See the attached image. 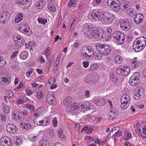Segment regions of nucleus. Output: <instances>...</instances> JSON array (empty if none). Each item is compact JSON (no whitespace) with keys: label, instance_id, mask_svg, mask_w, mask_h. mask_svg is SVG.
Instances as JSON below:
<instances>
[{"label":"nucleus","instance_id":"nucleus-1","mask_svg":"<svg viewBox=\"0 0 146 146\" xmlns=\"http://www.w3.org/2000/svg\"><path fill=\"white\" fill-rule=\"evenodd\" d=\"M105 14L100 10H92L90 12L88 17L92 21H96L97 19L98 21L102 18Z\"/></svg>","mask_w":146,"mask_h":146},{"label":"nucleus","instance_id":"nucleus-2","mask_svg":"<svg viewBox=\"0 0 146 146\" xmlns=\"http://www.w3.org/2000/svg\"><path fill=\"white\" fill-rule=\"evenodd\" d=\"M96 46L97 50L101 52L104 55H108L111 53V49L108 44L97 43L96 44Z\"/></svg>","mask_w":146,"mask_h":146},{"label":"nucleus","instance_id":"nucleus-3","mask_svg":"<svg viewBox=\"0 0 146 146\" xmlns=\"http://www.w3.org/2000/svg\"><path fill=\"white\" fill-rule=\"evenodd\" d=\"M140 74L138 72H135L130 78L129 82L130 84L133 86H135L139 82Z\"/></svg>","mask_w":146,"mask_h":146},{"label":"nucleus","instance_id":"nucleus-4","mask_svg":"<svg viewBox=\"0 0 146 146\" xmlns=\"http://www.w3.org/2000/svg\"><path fill=\"white\" fill-rule=\"evenodd\" d=\"M81 54L83 57L86 58H90L93 53V51L91 48L84 47L81 51Z\"/></svg>","mask_w":146,"mask_h":146},{"label":"nucleus","instance_id":"nucleus-5","mask_svg":"<svg viewBox=\"0 0 146 146\" xmlns=\"http://www.w3.org/2000/svg\"><path fill=\"white\" fill-rule=\"evenodd\" d=\"M115 15L112 14L110 15L109 17L107 16L104 14L103 17L102 18L100 21H102L103 24L105 25H109L112 22Z\"/></svg>","mask_w":146,"mask_h":146},{"label":"nucleus","instance_id":"nucleus-6","mask_svg":"<svg viewBox=\"0 0 146 146\" xmlns=\"http://www.w3.org/2000/svg\"><path fill=\"white\" fill-rule=\"evenodd\" d=\"M9 14L7 12L1 13L0 14V22L3 24H6L9 20Z\"/></svg>","mask_w":146,"mask_h":146},{"label":"nucleus","instance_id":"nucleus-7","mask_svg":"<svg viewBox=\"0 0 146 146\" xmlns=\"http://www.w3.org/2000/svg\"><path fill=\"white\" fill-rule=\"evenodd\" d=\"M91 34L97 40H99L103 37L102 33L95 28H92Z\"/></svg>","mask_w":146,"mask_h":146},{"label":"nucleus","instance_id":"nucleus-8","mask_svg":"<svg viewBox=\"0 0 146 146\" xmlns=\"http://www.w3.org/2000/svg\"><path fill=\"white\" fill-rule=\"evenodd\" d=\"M121 27L125 31H128L131 28V24L127 19L121 21Z\"/></svg>","mask_w":146,"mask_h":146},{"label":"nucleus","instance_id":"nucleus-9","mask_svg":"<svg viewBox=\"0 0 146 146\" xmlns=\"http://www.w3.org/2000/svg\"><path fill=\"white\" fill-rule=\"evenodd\" d=\"M134 42L135 44H137L144 48L146 45V39L143 36L140 37L138 38H137L134 41Z\"/></svg>","mask_w":146,"mask_h":146},{"label":"nucleus","instance_id":"nucleus-10","mask_svg":"<svg viewBox=\"0 0 146 146\" xmlns=\"http://www.w3.org/2000/svg\"><path fill=\"white\" fill-rule=\"evenodd\" d=\"M7 131L11 133H15L18 131V128L13 124L12 123L8 124L6 126Z\"/></svg>","mask_w":146,"mask_h":146},{"label":"nucleus","instance_id":"nucleus-11","mask_svg":"<svg viewBox=\"0 0 146 146\" xmlns=\"http://www.w3.org/2000/svg\"><path fill=\"white\" fill-rule=\"evenodd\" d=\"M120 2L118 0H115L110 7L115 11H118L121 7Z\"/></svg>","mask_w":146,"mask_h":146},{"label":"nucleus","instance_id":"nucleus-12","mask_svg":"<svg viewBox=\"0 0 146 146\" xmlns=\"http://www.w3.org/2000/svg\"><path fill=\"white\" fill-rule=\"evenodd\" d=\"M143 19V15L140 13H137L134 17V20L135 22L137 24H139L141 23Z\"/></svg>","mask_w":146,"mask_h":146},{"label":"nucleus","instance_id":"nucleus-13","mask_svg":"<svg viewBox=\"0 0 146 146\" xmlns=\"http://www.w3.org/2000/svg\"><path fill=\"white\" fill-rule=\"evenodd\" d=\"M1 146H11L10 140L8 138V140H6L4 138H1L0 140Z\"/></svg>","mask_w":146,"mask_h":146},{"label":"nucleus","instance_id":"nucleus-14","mask_svg":"<svg viewBox=\"0 0 146 146\" xmlns=\"http://www.w3.org/2000/svg\"><path fill=\"white\" fill-rule=\"evenodd\" d=\"M91 79L93 83L97 82L99 79V75L96 72H93L90 75Z\"/></svg>","mask_w":146,"mask_h":146},{"label":"nucleus","instance_id":"nucleus-15","mask_svg":"<svg viewBox=\"0 0 146 146\" xmlns=\"http://www.w3.org/2000/svg\"><path fill=\"white\" fill-rule=\"evenodd\" d=\"M46 99L49 103L54 104L55 102L56 99L53 94H48L46 97Z\"/></svg>","mask_w":146,"mask_h":146},{"label":"nucleus","instance_id":"nucleus-16","mask_svg":"<svg viewBox=\"0 0 146 146\" xmlns=\"http://www.w3.org/2000/svg\"><path fill=\"white\" fill-rule=\"evenodd\" d=\"M94 58L96 60H100L103 57V54L101 53V52L98 50L97 52H93V54Z\"/></svg>","mask_w":146,"mask_h":146},{"label":"nucleus","instance_id":"nucleus-17","mask_svg":"<svg viewBox=\"0 0 146 146\" xmlns=\"http://www.w3.org/2000/svg\"><path fill=\"white\" fill-rule=\"evenodd\" d=\"M135 92L138 93L142 96H143L144 95L145 91L143 87L140 86H138L135 88Z\"/></svg>","mask_w":146,"mask_h":146},{"label":"nucleus","instance_id":"nucleus-18","mask_svg":"<svg viewBox=\"0 0 146 146\" xmlns=\"http://www.w3.org/2000/svg\"><path fill=\"white\" fill-rule=\"evenodd\" d=\"M122 75L126 76L128 75L130 72V69L129 67L127 66L123 67Z\"/></svg>","mask_w":146,"mask_h":146},{"label":"nucleus","instance_id":"nucleus-19","mask_svg":"<svg viewBox=\"0 0 146 146\" xmlns=\"http://www.w3.org/2000/svg\"><path fill=\"white\" fill-rule=\"evenodd\" d=\"M133 48L135 51L137 52L141 51L144 48L138 45L137 44H135V42H134L133 45Z\"/></svg>","mask_w":146,"mask_h":146},{"label":"nucleus","instance_id":"nucleus-20","mask_svg":"<svg viewBox=\"0 0 146 146\" xmlns=\"http://www.w3.org/2000/svg\"><path fill=\"white\" fill-rule=\"evenodd\" d=\"M105 100L104 99L100 100L98 99L94 101V104L97 105V106H102L104 105L105 104Z\"/></svg>","mask_w":146,"mask_h":146},{"label":"nucleus","instance_id":"nucleus-21","mask_svg":"<svg viewBox=\"0 0 146 146\" xmlns=\"http://www.w3.org/2000/svg\"><path fill=\"white\" fill-rule=\"evenodd\" d=\"M19 28V31L20 32H24V30H23L24 29H25L27 31V30H29V26L25 23L20 24Z\"/></svg>","mask_w":146,"mask_h":146},{"label":"nucleus","instance_id":"nucleus-22","mask_svg":"<svg viewBox=\"0 0 146 146\" xmlns=\"http://www.w3.org/2000/svg\"><path fill=\"white\" fill-rule=\"evenodd\" d=\"M125 38V36L123 34L121 35V37L118 38V39H117V42L119 45H121L123 44L124 42Z\"/></svg>","mask_w":146,"mask_h":146},{"label":"nucleus","instance_id":"nucleus-23","mask_svg":"<svg viewBox=\"0 0 146 146\" xmlns=\"http://www.w3.org/2000/svg\"><path fill=\"white\" fill-rule=\"evenodd\" d=\"M80 106L82 109H85L86 110H90V104L88 102H83L82 104H80Z\"/></svg>","mask_w":146,"mask_h":146},{"label":"nucleus","instance_id":"nucleus-24","mask_svg":"<svg viewBox=\"0 0 146 146\" xmlns=\"http://www.w3.org/2000/svg\"><path fill=\"white\" fill-rule=\"evenodd\" d=\"M113 60L114 63L118 64L121 62L123 60V58L120 55L116 56L114 58Z\"/></svg>","mask_w":146,"mask_h":146},{"label":"nucleus","instance_id":"nucleus-25","mask_svg":"<svg viewBox=\"0 0 146 146\" xmlns=\"http://www.w3.org/2000/svg\"><path fill=\"white\" fill-rule=\"evenodd\" d=\"M72 101V98L70 96L67 97L63 101V103L65 106H68Z\"/></svg>","mask_w":146,"mask_h":146},{"label":"nucleus","instance_id":"nucleus-26","mask_svg":"<svg viewBox=\"0 0 146 146\" xmlns=\"http://www.w3.org/2000/svg\"><path fill=\"white\" fill-rule=\"evenodd\" d=\"M122 34H123V33L121 31H117L113 33V36L114 38H116L117 40L121 37Z\"/></svg>","mask_w":146,"mask_h":146},{"label":"nucleus","instance_id":"nucleus-27","mask_svg":"<svg viewBox=\"0 0 146 146\" xmlns=\"http://www.w3.org/2000/svg\"><path fill=\"white\" fill-rule=\"evenodd\" d=\"M20 126L21 128L29 129L31 128V125L29 123H21L20 124Z\"/></svg>","mask_w":146,"mask_h":146},{"label":"nucleus","instance_id":"nucleus-28","mask_svg":"<svg viewBox=\"0 0 146 146\" xmlns=\"http://www.w3.org/2000/svg\"><path fill=\"white\" fill-rule=\"evenodd\" d=\"M23 19V14L21 13H19L16 16L15 19V21L16 23H18Z\"/></svg>","mask_w":146,"mask_h":146},{"label":"nucleus","instance_id":"nucleus-29","mask_svg":"<svg viewBox=\"0 0 146 146\" xmlns=\"http://www.w3.org/2000/svg\"><path fill=\"white\" fill-rule=\"evenodd\" d=\"M110 80L113 82L116 83L117 82L118 79L116 76L111 73L110 75Z\"/></svg>","mask_w":146,"mask_h":146},{"label":"nucleus","instance_id":"nucleus-30","mask_svg":"<svg viewBox=\"0 0 146 146\" xmlns=\"http://www.w3.org/2000/svg\"><path fill=\"white\" fill-rule=\"evenodd\" d=\"M81 105L80 104H78L74 103L71 105V109L72 110L74 111L79 108Z\"/></svg>","mask_w":146,"mask_h":146},{"label":"nucleus","instance_id":"nucleus-31","mask_svg":"<svg viewBox=\"0 0 146 146\" xmlns=\"http://www.w3.org/2000/svg\"><path fill=\"white\" fill-rule=\"evenodd\" d=\"M2 104L3 107V110L4 112L6 114L8 113L10 111L9 108L8 106L5 105L4 102L2 103Z\"/></svg>","mask_w":146,"mask_h":146},{"label":"nucleus","instance_id":"nucleus-32","mask_svg":"<svg viewBox=\"0 0 146 146\" xmlns=\"http://www.w3.org/2000/svg\"><path fill=\"white\" fill-rule=\"evenodd\" d=\"M45 2H44L42 1H40L39 2H37L36 4V6L37 7L36 8L39 9H40L42 8V7L44 6L45 5Z\"/></svg>","mask_w":146,"mask_h":146},{"label":"nucleus","instance_id":"nucleus-33","mask_svg":"<svg viewBox=\"0 0 146 146\" xmlns=\"http://www.w3.org/2000/svg\"><path fill=\"white\" fill-rule=\"evenodd\" d=\"M131 65L133 68H137L139 66L138 62L132 61L131 62Z\"/></svg>","mask_w":146,"mask_h":146},{"label":"nucleus","instance_id":"nucleus-34","mask_svg":"<svg viewBox=\"0 0 146 146\" xmlns=\"http://www.w3.org/2000/svg\"><path fill=\"white\" fill-rule=\"evenodd\" d=\"M98 67V65L97 64H95L91 66L88 70L90 71H92L96 70Z\"/></svg>","mask_w":146,"mask_h":146},{"label":"nucleus","instance_id":"nucleus-35","mask_svg":"<svg viewBox=\"0 0 146 146\" xmlns=\"http://www.w3.org/2000/svg\"><path fill=\"white\" fill-rule=\"evenodd\" d=\"M47 144L46 140L45 139H43L40 142V146H47Z\"/></svg>","mask_w":146,"mask_h":146},{"label":"nucleus","instance_id":"nucleus-36","mask_svg":"<svg viewBox=\"0 0 146 146\" xmlns=\"http://www.w3.org/2000/svg\"><path fill=\"white\" fill-rule=\"evenodd\" d=\"M24 32H21L25 34V35H27L28 36H29L31 35V34H32V32L31 30H30V27H29V30H27V31L25 29H24L23 30Z\"/></svg>","mask_w":146,"mask_h":146},{"label":"nucleus","instance_id":"nucleus-37","mask_svg":"<svg viewBox=\"0 0 146 146\" xmlns=\"http://www.w3.org/2000/svg\"><path fill=\"white\" fill-rule=\"evenodd\" d=\"M123 67L121 66L118 67L116 70V73L118 74H121L122 75L123 74Z\"/></svg>","mask_w":146,"mask_h":146},{"label":"nucleus","instance_id":"nucleus-38","mask_svg":"<svg viewBox=\"0 0 146 146\" xmlns=\"http://www.w3.org/2000/svg\"><path fill=\"white\" fill-rule=\"evenodd\" d=\"M37 20L38 23L41 24H45L47 22V19L40 18H39Z\"/></svg>","mask_w":146,"mask_h":146},{"label":"nucleus","instance_id":"nucleus-39","mask_svg":"<svg viewBox=\"0 0 146 146\" xmlns=\"http://www.w3.org/2000/svg\"><path fill=\"white\" fill-rule=\"evenodd\" d=\"M129 103H121V107L123 109L125 110L129 106Z\"/></svg>","mask_w":146,"mask_h":146},{"label":"nucleus","instance_id":"nucleus-40","mask_svg":"<svg viewBox=\"0 0 146 146\" xmlns=\"http://www.w3.org/2000/svg\"><path fill=\"white\" fill-rule=\"evenodd\" d=\"M84 80L85 82L88 84H92L93 83L92 81L91 80L90 76V77L88 76H86Z\"/></svg>","mask_w":146,"mask_h":146},{"label":"nucleus","instance_id":"nucleus-41","mask_svg":"<svg viewBox=\"0 0 146 146\" xmlns=\"http://www.w3.org/2000/svg\"><path fill=\"white\" fill-rule=\"evenodd\" d=\"M7 97L8 98H11L13 97L14 94L13 92L11 91H8L7 92Z\"/></svg>","mask_w":146,"mask_h":146},{"label":"nucleus","instance_id":"nucleus-42","mask_svg":"<svg viewBox=\"0 0 146 146\" xmlns=\"http://www.w3.org/2000/svg\"><path fill=\"white\" fill-rule=\"evenodd\" d=\"M142 96L141 95L138 93H136L134 92V98L135 99L139 100L141 97Z\"/></svg>","mask_w":146,"mask_h":146},{"label":"nucleus","instance_id":"nucleus-43","mask_svg":"<svg viewBox=\"0 0 146 146\" xmlns=\"http://www.w3.org/2000/svg\"><path fill=\"white\" fill-rule=\"evenodd\" d=\"M18 119L19 121L20 120H23L24 119L22 116V111H19L18 112Z\"/></svg>","mask_w":146,"mask_h":146},{"label":"nucleus","instance_id":"nucleus-44","mask_svg":"<svg viewBox=\"0 0 146 146\" xmlns=\"http://www.w3.org/2000/svg\"><path fill=\"white\" fill-rule=\"evenodd\" d=\"M2 80L3 82H4V84L6 85L8 84L10 82L9 81L7 78L5 77L2 78Z\"/></svg>","mask_w":146,"mask_h":146},{"label":"nucleus","instance_id":"nucleus-45","mask_svg":"<svg viewBox=\"0 0 146 146\" xmlns=\"http://www.w3.org/2000/svg\"><path fill=\"white\" fill-rule=\"evenodd\" d=\"M22 37L19 36L15 35L13 37V40L15 42L17 41V42L19 40H21L22 39Z\"/></svg>","mask_w":146,"mask_h":146},{"label":"nucleus","instance_id":"nucleus-46","mask_svg":"<svg viewBox=\"0 0 146 146\" xmlns=\"http://www.w3.org/2000/svg\"><path fill=\"white\" fill-rule=\"evenodd\" d=\"M21 141L22 139L20 138H16L15 141V143L16 145H19L21 143Z\"/></svg>","mask_w":146,"mask_h":146},{"label":"nucleus","instance_id":"nucleus-47","mask_svg":"<svg viewBox=\"0 0 146 146\" xmlns=\"http://www.w3.org/2000/svg\"><path fill=\"white\" fill-rule=\"evenodd\" d=\"M36 96L39 99H41L43 97V95L40 91L37 92L36 93Z\"/></svg>","mask_w":146,"mask_h":146},{"label":"nucleus","instance_id":"nucleus-48","mask_svg":"<svg viewBox=\"0 0 146 146\" xmlns=\"http://www.w3.org/2000/svg\"><path fill=\"white\" fill-rule=\"evenodd\" d=\"M33 68H30L27 72V76L28 77H29L30 75L33 72Z\"/></svg>","mask_w":146,"mask_h":146},{"label":"nucleus","instance_id":"nucleus-49","mask_svg":"<svg viewBox=\"0 0 146 146\" xmlns=\"http://www.w3.org/2000/svg\"><path fill=\"white\" fill-rule=\"evenodd\" d=\"M53 124V126L54 127H56L57 126V121L56 120V117H54V119L52 120Z\"/></svg>","mask_w":146,"mask_h":146},{"label":"nucleus","instance_id":"nucleus-50","mask_svg":"<svg viewBox=\"0 0 146 146\" xmlns=\"http://www.w3.org/2000/svg\"><path fill=\"white\" fill-rule=\"evenodd\" d=\"M0 117L3 121H5L6 119V116L4 114L1 113L0 115Z\"/></svg>","mask_w":146,"mask_h":146},{"label":"nucleus","instance_id":"nucleus-51","mask_svg":"<svg viewBox=\"0 0 146 146\" xmlns=\"http://www.w3.org/2000/svg\"><path fill=\"white\" fill-rule=\"evenodd\" d=\"M50 50V47H47L46 50L45 51V54L46 56H48L50 55L49 51Z\"/></svg>","mask_w":146,"mask_h":146},{"label":"nucleus","instance_id":"nucleus-52","mask_svg":"<svg viewBox=\"0 0 146 146\" xmlns=\"http://www.w3.org/2000/svg\"><path fill=\"white\" fill-rule=\"evenodd\" d=\"M19 53V51H16L14 52L13 53L12 55L11 56V59H13L14 57H16L17 54Z\"/></svg>","mask_w":146,"mask_h":146},{"label":"nucleus","instance_id":"nucleus-53","mask_svg":"<svg viewBox=\"0 0 146 146\" xmlns=\"http://www.w3.org/2000/svg\"><path fill=\"white\" fill-rule=\"evenodd\" d=\"M83 66L85 68H87L89 65V62L88 61H84L83 62Z\"/></svg>","mask_w":146,"mask_h":146},{"label":"nucleus","instance_id":"nucleus-54","mask_svg":"<svg viewBox=\"0 0 146 146\" xmlns=\"http://www.w3.org/2000/svg\"><path fill=\"white\" fill-rule=\"evenodd\" d=\"M48 9L51 11H56V7L53 6H49L48 7Z\"/></svg>","mask_w":146,"mask_h":146},{"label":"nucleus","instance_id":"nucleus-55","mask_svg":"<svg viewBox=\"0 0 146 146\" xmlns=\"http://www.w3.org/2000/svg\"><path fill=\"white\" fill-rule=\"evenodd\" d=\"M122 135V133L121 131H117V132H115V134H113V135L114 136L115 135L116 136H120Z\"/></svg>","mask_w":146,"mask_h":146},{"label":"nucleus","instance_id":"nucleus-56","mask_svg":"<svg viewBox=\"0 0 146 146\" xmlns=\"http://www.w3.org/2000/svg\"><path fill=\"white\" fill-rule=\"evenodd\" d=\"M26 106L27 108L30 110L31 109H34L35 108L34 106L31 105L30 104L26 105Z\"/></svg>","mask_w":146,"mask_h":146},{"label":"nucleus","instance_id":"nucleus-57","mask_svg":"<svg viewBox=\"0 0 146 146\" xmlns=\"http://www.w3.org/2000/svg\"><path fill=\"white\" fill-rule=\"evenodd\" d=\"M110 112H111V113L113 112V113L112 115H111L109 117V119H110V120L111 119H114V118H115V117H112L111 118V116H114V115H115V114H117V113L115 112H114L113 111H112V110H111V111Z\"/></svg>","mask_w":146,"mask_h":146},{"label":"nucleus","instance_id":"nucleus-58","mask_svg":"<svg viewBox=\"0 0 146 146\" xmlns=\"http://www.w3.org/2000/svg\"><path fill=\"white\" fill-rule=\"evenodd\" d=\"M3 60V59H2L1 61V59L0 58V67L3 66L6 64V62Z\"/></svg>","mask_w":146,"mask_h":146},{"label":"nucleus","instance_id":"nucleus-59","mask_svg":"<svg viewBox=\"0 0 146 146\" xmlns=\"http://www.w3.org/2000/svg\"><path fill=\"white\" fill-rule=\"evenodd\" d=\"M114 0H108L107 3L108 5L109 6H111Z\"/></svg>","mask_w":146,"mask_h":146},{"label":"nucleus","instance_id":"nucleus-60","mask_svg":"<svg viewBox=\"0 0 146 146\" xmlns=\"http://www.w3.org/2000/svg\"><path fill=\"white\" fill-rule=\"evenodd\" d=\"M130 101H127V100L125 99V98H121V103H129Z\"/></svg>","mask_w":146,"mask_h":146},{"label":"nucleus","instance_id":"nucleus-61","mask_svg":"<svg viewBox=\"0 0 146 146\" xmlns=\"http://www.w3.org/2000/svg\"><path fill=\"white\" fill-rule=\"evenodd\" d=\"M121 98H125V99L127 100V101H130L129 96L127 95H123Z\"/></svg>","mask_w":146,"mask_h":146},{"label":"nucleus","instance_id":"nucleus-62","mask_svg":"<svg viewBox=\"0 0 146 146\" xmlns=\"http://www.w3.org/2000/svg\"><path fill=\"white\" fill-rule=\"evenodd\" d=\"M48 82L49 83H50V84H53L55 82V80L54 78H51L49 79Z\"/></svg>","mask_w":146,"mask_h":146},{"label":"nucleus","instance_id":"nucleus-63","mask_svg":"<svg viewBox=\"0 0 146 146\" xmlns=\"http://www.w3.org/2000/svg\"><path fill=\"white\" fill-rule=\"evenodd\" d=\"M17 42V44H18L19 43H21L22 45H23L25 43V41L24 39L22 38V39H21V40H19Z\"/></svg>","mask_w":146,"mask_h":146},{"label":"nucleus","instance_id":"nucleus-64","mask_svg":"<svg viewBox=\"0 0 146 146\" xmlns=\"http://www.w3.org/2000/svg\"><path fill=\"white\" fill-rule=\"evenodd\" d=\"M53 146H64V145L60 143L56 142L54 144Z\"/></svg>","mask_w":146,"mask_h":146}]
</instances>
